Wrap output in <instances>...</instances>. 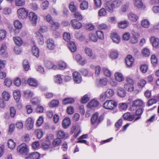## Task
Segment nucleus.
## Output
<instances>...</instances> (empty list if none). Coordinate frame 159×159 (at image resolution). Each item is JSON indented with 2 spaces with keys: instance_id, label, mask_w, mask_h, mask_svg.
<instances>
[{
  "instance_id": "f257e3e1",
  "label": "nucleus",
  "mask_w": 159,
  "mask_h": 159,
  "mask_svg": "<svg viewBox=\"0 0 159 159\" xmlns=\"http://www.w3.org/2000/svg\"><path fill=\"white\" fill-rule=\"evenodd\" d=\"M122 4L121 1L120 0H115L113 1L109 5L106 4L105 7L106 10L111 13L114 11V9H116L120 7Z\"/></svg>"
},
{
  "instance_id": "f03ea898",
  "label": "nucleus",
  "mask_w": 159,
  "mask_h": 159,
  "mask_svg": "<svg viewBox=\"0 0 159 159\" xmlns=\"http://www.w3.org/2000/svg\"><path fill=\"white\" fill-rule=\"evenodd\" d=\"M104 115L103 114L99 115V113L96 112L92 115L91 119V122L92 125L95 123L99 124L104 119Z\"/></svg>"
},
{
  "instance_id": "7ed1b4c3",
  "label": "nucleus",
  "mask_w": 159,
  "mask_h": 159,
  "mask_svg": "<svg viewBox=\"0 0 159 159\" xmlns=\"http://www.w3.org/2000/svg\"><path fill=\"white\" fill-rule=\"evenodd\" d=\"M114 94V90L111 89H108L105 92L101 94L100 99L101 101H103L107 99L111 98Z\"/></svg>"
},
{
  "instance_id": "20e7f679",
  "label": "nucleus",
  "mask_w": 159,
  "mask_h": 159,
  "mask_svg": "<svg viewBox=\"0 0 159 159\" xmlns=\"http://www.w3.org/2000/svg\"><path fill=\"white\" fill-rule=\"evenodd\" d=\"M117 106V103L113 100H108L103 105L104 108L107 110H113Z\"/></svg>"
},
{
  "instance_id": "39448f33",
  "label": "nucleus",
  "mask_w": 159,
  "mask_h": 159,
  "mask_svg": "<svg viewBox=\"0 0 159 159\" xmlns=\"http://www.w3.org/2000/svg\"><path fill=\"white\" fill-rule=\"evenodd\" d=\"M17 14L18 18L24 19L27 18L28 11V10L25 8H21L17 9Z\"/></svg>"
},
{
  "instance_id": "423d86ee",
  "label": "nucleus",
  "mask_w": 159,
  "mask_h": 159,
  "mask_svg": "<svg viewBox=\"0 0 159 159\" xmlns=\"http://www.w3.org/2000/svg\"><path fill=\"white\" fill-rule=\"evenodd\" d=\"M144 105L143 101L140 99H137L134 100L132 103V105L130 107L131 111H134L136 110L137 107H139Z\"/></svg>"
},
{
  "instance_id": "0eeeda50",
  "label": "nucleus",
  "mask_w": 159,
  "mask_h": 159,
  "mask_svg": "<svg viewBox=\"0 0 159 159\" xmlns=\"http://www.w3.org/2000/svg\"><path fill=\"white\" fill-rule=\"evenodd\" d=\"M133 1L134 7L139 10H143L146 7V4L143 3L142 0H133Z\"/></svg>"
},
{
  "instance_id": "6e6552de",
  "label": "nucleus",
  "mask_w": 159,
  "mask_h": 159,
  "mask_svg": "<svg viewBox=\"0 0 159 159\" xmlns=\"http://www.w3.org/2000/svg\"><path fill=\"white\" fill-rule=\"evenodd\" d=\"M17 151L20 154H25L29 152V149L25 143H23L17 147Z\"/></svg>"
},
{
  "instance_id": "1a4fd4ad",
  "label": "nucleus",
  "mask_w": 159,
  "mask_h": 159,
  "mask_svg": "<svg viewBox=\"0 0 159 159\" xmlns=\"http://www.w3.org/2000/svg\"><path fill=\"white\" fill-rule=\"evenodd\" d=\"M72 76L75 83L80 84L82 80V78L80 74L78 72L75 71L73 73Z\"/></svg>"
},
{
  "instance_id": "9d476101",
  "label": "nucleus",
  "mask_w": 159,
  "mask_h": 159,
  "mask_svg": "<svg viewBox=\"0 0 159 159\" xmlns=\"http://www.w3.org/2000/svg\"><path fill=\"white\" fill-rule=\"evenodd\" d=\"M28 15L29 20L31 22L33 25L34 26L36 25L38 18L37 15L34 12L31 11L29 13Z\"/></svg>"
},
{
  "instance_id": "9b49d317",
  "label": "nucleus",
  "mask_w": 159,
  "mask_h": 159,
  "mask_svg": "<svg viewBox=\"0 0 159 159\" xmlns=\"http://www.w3.org/2000/svg\"><path fill=\"white\" fill-rule=\"evenodd\" d=\"M50 24L51 25V29L53 30H54V32H53V34L55 35V33H57V36H55V37H60L61 36V34L60 33L55 31L60 26L58 22L54 21L53 20L51 23H50Z\"/></svg>"
},
{
  "instance_id": "f8f14e48",
  "label": "nucleus",
  "mask_w": 159,
  "mask_h": 159,
  "mask_svg": "<svg viewBox=\"0 0 159 159\" xmlns=\"http://www.w3.org/2000/svg\"><path fill=\"white\" fill-rule=\"evenodd\" d=\"M127 16L128 19L131 22H136L139 20V16L132 12H130L128 13Z\"/></svg>"
},
{
  "instance_id": "ddd939ff",
  "label": "nucleus",
  "mask_w": 159,
  "mask_h": 159,
  "mask_svg": "<svg viewBox=\"0 0 159 159\" xmlns=\"http://www.w3.org/2000/svg\"><path fill=\"white\" fill-rule=\"evenodd\" d=\"M47 48L50 50H53L56 47L54 40L52 39H48L46 41Z\"/></svg>"
},
{
  "instance_id": "4468645a",
  "label": "nucleus",
  "mask_w": 159,
  "mask_h": 159,
  "mask_svg": "<svg viewBox=\"0 0 159 159\" xmlns=\"http://www.w3.org/2000/svg\"><path fill=\"white\" fill-rule=\"evenodd\" d=\"M75 19H73L71 21L72 27L75 29H79L82 27V24Z\"/></svg>"
},
{
  "instance_id": "2eb2a0df",
  "label": "nucleus",
  "mask_w": 159,
  "mask_h": 159,
  "mask_svg": "<svg viewBox=\"0 0 159 159\" xmlns=\"http://www.w3.org/2000/svg\"><path fill=\"white\" fill-rule=\"evenodd\" d=\"M110 37L111 39L114 43L118 44L120 42V37L117 33H112Z\"/></svg>"
},
{
  "instance_id": "dca6fc26",
  "label": "nucleus",
  "mask_w": 159,
  "mask_h": 159,
  "mask_svg": "<svg viewBox=\"0 0 159 159\" xmlns=\"http://www.w3.org/2000/svg\"><path fill=\"white\" fill-rule=\"evenodd\" d=\"M129 25V22L125 20L119 22L117 24L118 27L121 29H125L128 27Z\"/></svg>"
},
{
  "instance_id": "f3484780",
  "label": "nucleus",
  "mask_w": 159,
  "mask_h": 159,
  "mask_svg": "<svg viewBox=\"0 0 159 159\" xmlns=\"http://www.w3.org/2000/svg\"><path fill=\"white\" fill-rule=\"evenodd\" d=\"M108 83V80L107 78H103L97 80L96 84L98 87L102 86H105L107 85Z\"/></svg>"
},
{
  "instance_id": "a211bd4d",
  "label": "nucleus",
  "mask_w": 159,
  "mask_h": 159,
  "mask_svg": "<svg viewBox=\"0 0 159 159\" xmlns=\"http://www.w3.org/2000/svg\"><path fill=\"white\" fill-rule=\"evenodd\" d=\"M99 104L98 100L93 99L90 101L87 104V107L89 109L94 108L97 107Z\"/></svg>"
},
{
  "instance_id": "6ab92c4d",
  "label": "nucleus",
  "mask_w": 159,
  "mask_h": 159,
  "mask_svg": "<svg viewBox=\"0 0 159 159\" xmlns=\"http://www.w3.org/2000/svg\"><path fill=\"white\" fill-rule=\"evenodd\" d=\"M40 157V154L37 152H31L27 155L25 159H39Z\"/></svg>"
},
{
  "instance_id": "aec40b11",
  "label": "nucleus",
  "mask_w": 159,
  "mask_h": 159,
  "mask_svg": "<svg viewBox=\"0 0 159 159\" xmlns=\"http://www.w3.org/2000/svg\"><path fill=\"white\" fill-rule=\"evenodd\" d=\"M34 122L30 117L28 118L25 121V125L28 130L32 129L34 126Z\"/></svg>"
},
{
  "instance_id": "412c9836",
  "label": "nucleus",
  "mask_w": 159,
  "mask_h": 159,
  "mask_svg": "<svg viewBox=\"0 0 159 159\" xmlns=\"http://www.w3.org/2000/svg\"><path fill=\"white\" fill-rule=\"evenodd\" d=\"M27 83L30 86L34 87H36L39 84L38 81L36 79L32 78L28 79Z\"/></svg>"
},
{
  "instance_id": "4be33fe9",
  "label": "nucleus",
  "mask_w": 159,
  "mask_h": 159,
  "mask_svg": "<svg viewBox=\"0 0 159 159\" xmlns=\"http://www.w3.org/2000/svg\"><path fill=\"white\" fill-rule=\"evenodd\" d=\"M133 37L131 39L130 42L133 44L137 43L138 41V39L139 37L140 34L137 32H134L132 33Z\"/></svg>"
},
{
  "instance_id": "5701e85b",
  "label": "nucleus",
  "mask_w": 159,
  "mask_h": 159,
  "mask_svg": "<svg viewBox=\"0 0 159 159\" xmlns=\"http://www.w3.org/2000/svg\"><path fill=\"white\" fill-rule=\"evenodd\" d=\"M35 37L38 40L39 43L41 45H43L44 43V39L43 35L39 31L35 33Z\"/></svg>"
},
{
  "instance_id": "b1692460",
  "label": "nucleus",
  "mask_w": 159,
  "mask_h": 159,
  "mask_svg": "<svg viewBox=\"0 0 159 159\" xmlns=\"http://www.w3.org/2000/svg\"><path fill=\"white\" fill-rule=\"evenodd\" d=\"M57 138L60 139H67L69 136L68 134L65 133L63 131L60 130L57 133Z\"/></svg>"
},
{
  "instance_id": "393cba45",
  "label": "nucleus",
  "mask_w": 159,
  "mask_h": 159,
  "mask_svg": "<svg viewBox=\"0 0 159 159\" xmlns=\"http://www.w3.org/2000/svg\"><path fill=\"white\" fill-rule=\"evenodd\" d=\"M134 61V59L131 55H128L125 59L126 64L129 67H130L132 66Z\"/></svg>"
},
{
  "instance_id": "a878e982",
  "label": "nucleus",
  "mask_w": 159,
  "mask_h": 159,
  "mask_svg": "<svg viewBox=\"0 0 159 159\" xmlns=\"http://www.w3.org/2000/svg\"><path fill=\"white\" fill-rule=\"evenodd\" d=\"M44 64L45 66L48 69L55 70L57 69V66L56 65L54 64L52 62L49 61H45Z\"/></svg>"
},
{
  "instance_id": "bb28decb",
  "label": "nucleus",
  "mask_w": 159,
  "mask_h": 159,
  "mask_svg": "<svg viewBox=\"0 0 159 159\" xmlns=\"http://www.w3.org/2000/svg\"><path fill=\"white\" fill-rule=\"evenodd\" d=\"M114 77L116 81L121 82L124 80V77L123 74L120 72H116L114 74Z\"/></svg>"
},
{
  "instance_id": "cd10ccee",
  "label": "nucleus",
  "mask_w": 159,
  "mask_h": 159,
  "mask_svg": "<svg viewBox=\"0 0 159 159\" xmlns=\"http://www.w3.org/2000/svg\"><path fill=\"white\" fill-rule=\"evenodd\" d=\"M150 40L153 47L157 48L158 47L159 39L158 38H156L155 37L153 36L151 37Z\"/></svg>"
},
{
  "instance_id": "c85d7f7f",
  "label": "nucleus",
  "mask_w": 159,
  "mask_h": 159,
  "mask_svg": "<svg viewBox=\"0 0 159 159\" xmlns=\"http://www.w3.org/2000/svg\"><path fill=\"white\" fill-rule=\"evenodd\" d=\"M85 53L86 55L92 59H94V56L92 49L86 47L84 49Z\"/></svg>"
},
{
  "instance_id": "c756f323",
  "label": "nucleus",
  "mask_w": 159,
  "mask_h": 159,
  "mask_svg": "<svg viewBox=\"0 0 159 159\" xmlns=\"http://www.w3.org/2000/svg\"><path fill=\"white\" fill-rule=\"evenodd\" d=\"M135 115L134 114L131 115L129 112H126L123 115V117L125 120L129 121H132L135 118Z\"/></svg>"
},
{
  "instance_id": "7c9ffc66",
  "label": "nucleus",
  "mask_w": 159,
  "mask_h": 159,
  "mask_svg": "<svg viewBox=\"0 0 159 159\" xmlns=\"http://www.w3.org/2000/svg\"><path fill=\"white\" fill-rule=\"evenodd\" d=\"M117 94L120 97L123 98L126 95V92L123 88L119 87L117 89Z\"/></svg>"
},
{
  "instance_id": "2f4dec72",
  "label": "nucleus",
  "mask_w": 159,
  "mask_h": 159,
  "mask_svg": "<svg viewBox=\"0 0 159 159\" xmlns=\"http://www.w3.org/2000/svg\"><path fill=\"white\" fill-rule=\"evenodd\" d=\"M88 38L89 41L96 43L97 42L98 39L96 34L90 33L88 35Z\"/></svg>"
},
{
  "instance_id": "473e14b6",
  "label": "nucleus",
  "mask_w": 159,
  "mask_h": 159,
  "mask_svg": "<svg viewBox=\"0 0 159 159\" xmlns=\"http://www.w3.org/2000/svg\"><path fill=\"white\" fill-rule=\"evenodd\" d=\"M68 46L71 52H74L76 50V46L74 42H69L68 44Z\"/></svg>"
},
{
  "instance_id": "72a5a7b5",
  "label": "nucleus",
  "mask_w": 159,
  "mask_h": 159,
  "mask_svg": "<svg viewBox=\"0 0 159 159\" xmlns=\"http://www.w3.org/2000/svg\"><path fill=\"white\" fill-rule=\"evenodd\" d=\"M88 135L87 134H85L79 137L78 139V141L77 142V143H83L88 145V143L87 141L84 139H86L88 138Z\"/></svg>"
},
{
  "instance_id": "f704fd0d",
  "label": "nucleus",
  "mask_w": 159,
  "mask_h": 159,
  "mask_svg": "<svg viewBox=\"0 0 159 159\" xmlns=\"http://www.w3.org/2000/svg\"><path fill=\"white\" fill-rule=\"evenodd\" d=\"M70 124V120L68 117L65 118L63 120L62 125L64 129H66Z\"/></svg>"
},
{
  "instance_id": "c9c22d12",
  "label": "nucleus",
  "mask_w": 159,
  "mask_h": 159,
  "mask_svg": "<svg viewBox=\"0 0 159 159\" xmlns=\"http://www.w3.org/2000/svg\"><path fill=\"white\" fill-rule=\"evenodd\" d=\"M13 97L16 102H19L21 97L20 91L18 89L14 90L13 92Z\"/></svg>"
},
{
  "instance_id": "e433bc0d",
  "label": "nucleus",
  "mask_w": 159,
  "mask_h": 159,
  "mask_svg": "<svg viewBox=\"0 0 159 159\" xmlns=\"http://www.w3.org/2000/svg\"><path fill=\"white\" fill-rule=\"evenodd\" d=\"M32 52L33 55L37 57H38L39 55V49L35 45H34L32 48Z\"/></svg>"
},
{
  "instance_id": "4c0bfd02",
  "label": "nucleus",
  "mask_w": 159,
  "mask_h": 159,
  "mask_svg": "<svg viewBox=\"0 0 159 159\" xmlns=\"http://www.w3.org/2000/svg\"><path fill=\"white\" fill-rule=\"evenodd\" d=\"M75 102L73 98H64L62 101L63 104L66 105L68 104H71L74 103Z\"/></svg>"
},
{
  "instance_id": "58836bf2",
  "label": "nucleus",
  "mask_w": 159,
  "mask_h": 159,
  "mask_svg": "<svg viewBox=\"0 0 159 159\" xmlns=\"http://www.w3.org/2000/svg\"><path fill=\"white\" fill-rule=\"evenodd\" d=\"M54 80L55 83L58 84H61L62 82V79L60 75H57L54 76Z\"/></svg>"
},
{
  "instance_id": "ea45409f",
  "label": "nucleus",
  "mask_w": 159,
  "mask_h": 159,
  "mask_svg": "<svg viewBox=\"0 0 159 159\" xmlns=\"http://www.w3.org/2000/svg\"><path fill=\"white\" fill-rule=\"evenodd\" d=\"M15 28L17 30H20L22 27L23 25L22 23L19 20H15L13 23Z\"/></svg>"
},
{
  "instance_id": "a19ab883",
  "label": "nucleus",
  "mask_w": 159,
  "mask_h": 159,
  "mask_svg": "<svg viewBox=\"0 0 159 159\" xmlns=\"http://www.w3.org/2000/svg\"><path fill=\"white\" fill-rule=\"evenodd\" d=\"M143 109L142 108H139L136 111V115L138 117L135 118L134 121L137 120L141 118V116L143 113Z\"/></svg>"
},
{
  "instance_id": "79ce46f5",
  "label": "nucleus",
  "mask_w": 159,
  "mask_h": 159,
  "mask_svg": "<svg viewBox=\"0 0 159 159\" xmlns=\"http://www.w3.org/2000/svg\"><path fill=\"white\" fill-rule=\"evenodd\" d=\"M57 65L59 69L61 70L66 69L67 66L66 63L62 61H59Z\"/></svg>"
},
{
  "instance_id": "37998d69",
  "label": "nucleus",
  "mask_w": 159,
  "mask_h": 159,
  "mask_svg": "<svg viewBox=\"0 0 159 159\" xmlns=\"http://www.w3.org/2000/svg\"><path fill=\"white\" fill-rule=\"evenodd\" d=\"M51 146V142L49 140L45 141L42 144V148L44 150H47Z\"/></svg>"
},
{
  "instance_id": "c03bdc74",
  "label": "nucleus",
  "mask_w": 159,
  "mask_h": 159,
  "mask_svg": "<svg viewBox=\"0 0 159 159\" xmlns=\"http://www.w3.org/2000/svg\"><path fill=\"white\" fill-rule=\"evenodd\" d=\"M13 39L15 44L16 45L20 46L22 44L23 41L20 38L18 37H14Z\"/></svg>"
},
{
  "instance_id": "a18cd8bd",
  "label": "nucleus",
  "mask_w": 159,
  "mask_h": 159,
  "mask_svg": "<svg viewBox=\"0 0 159 159\" xmlns=\"http://www.w3.org/2000/svg\"><path fill=\"white\" fill-rule=\"evenodd\" d=\"M141 26L144 28H148L150 26V22L147 19L143 20L141 22Z\"/></svg>"
},
{
  "instance_id": "49530a36",
  "label": "nucleus",
  "mask_w": 159,
  "mask_h": 159,
  "mask_svg": "<svg viewBox=\"0 0 159 159\" xmlns=\"http://www.w3.org/2000/svg\"><path fill=\"white\" fill-rule=\"evenodd\" d=\"M124 88L129 92H132L134 90V84H125Z\"/></svg>"
},
{
  "instance_id": "de8ad7c7",
  "label": "nucleus",
  "mask_w": 159,
  "mask_h": 159,
  "mask_svg": "<svg viewBox=\"0 0 159 159\" xmlns=\"http://www.w3.org/2000/svg\"><path fill=\"white\" fill-rule=\"evenodd\" d=\"M88 2L85 1H83L80 5V8L83 10H87L88 8Z\"/></svg>"
},
{
  "instance_id": "09e8293b",
  "label": "nucleus",
  "mask_w": 159,
  "mask_h": 159,
  "mask_svg": "<svg viewBox=\"0 0 159 159\" xmlns=\"http://www.w3.org/2000/svg\"><path fill=\"white\" fill-rule=\"evenodd\" d=\"M7 144L9 148L11 149H13L16 145V143L11 139H10L8 140Z\"/></svg>"
},
{
  "instance_id": "8fccbe9b",
  "label": "nucleus",
  "mask_w": 159,
  "mask_h": 159,
  "mask_svg": "<svg viewBox=\"0 0 159 159\" xmlns=\"http://www.w3.org/2000/svg\"><path fill=\"white\" fill-rule=\"evenodd\" d=\"M103 71L104 75L107 77H110L111 75V71L108 69L104 67L103 68Z\"/></svg>"
},
{
  "instance_id": "3c124183",
  "label": "nucleus",
  "mask_w": 159,
  "mask_h": 159,
  "mask_svg": "<svg viewBox=\"0 0 159 159\" xmlns=\"http://www.w3.org/2000/svg\"><path fill=\"white\" fill-rule=\"evenodd\" d=\"M147 83L146 81L144 79L139 80L138 83V86L140 88H143Z\"/></svg>"
},
{
  "instance_id": "603ef678",
  "label": "nucleus",
  "mask_w": 159,
  "mask_h": 159,
  "mask_svg": "<svg viewBox=\"0 0 159 159\" xmlns=\"http://www.w3.org/2000/svg\"><path fill=\"white\" fill-rule=\"evenodd\" d=\"M128 106L126 103L121 102L119 104V108L120 111L125 110L127 109Z\"/></svg>"
},
{
  "instance_id": "864d4df0",
  "label": "nucleus",
  "mask_w": 159,
  "mask_h": 159,
  "mask_svg": "<svg viewBox=\"0 0 159 159\" xmlns=\"http://www.w3.org/2000/svg\"><path fill=\"white\" fill-rule=\"evenodd\" d=\"M107 14V11L104 8H102L98 11V15L100 17L105 16Z\"/></svg>"
},
{
  "instance_id": "5fc2aeb1",
  "label": "nucleus",
  "mask_w": 159,
  "mask_h": 159,
  "mask_svg": "<svg viewBox=\"0 0 159 159\" xmlns=\"http://www.w3.org/2000/svg\"><path fill=\"white\" fill-rule=\"evenodd\" d=\"M23 66L24 69L25 71H27L29 70L30 66L29 65V62L27 60H25L23 61Z\"/></svg>"
},
{
  "instance_id": "6e6d98bb",
  "label": "nucleus",
  "mask_w": 159,
  "mask_h": 159,
  "mask_svg": "<svg viewBox=\"0 0 159 159\" xmlns=\"http://www.w3.org/2000/svg\"><path fill=\"white\" fill-rule=\"evenodd\" d=\"M74 17L77 20H81L83 19V16L81 13L79 11H76L74 13Z\"/></svg>"
},
{
  "instance_id": "4d7b16f0",
  "label": "nucleus",
  "mask_w": 159,
  "mask_h": 159,
  "mask_svg": "<svg viewBox=\"0 0 159 159\" xmlns=\"http://www.w3.org/2000/svg\"><path fill=\"white\" fill-rule=\"evenodd\" d=\"M96 34L98 37V39L101 40H103L104 39V35L103 32L101 30H98L96 32Z\"/></svg>"
},
{
  "instance_id": "13d9d810",
  "label": "nucleus",
  "mask_w": 159,
  "mask_h": 159,
  "mask_svg": "<svg viewBox=\"0 0 159 159\" xmlns=\"http://www.w3.org/2000/svg\"><path fill=\"white\" fill-rule=\"evenodd\" d=\"M3 98L6 101H8L10 98V96L9 93L7 92L4 91L2 94Z\"/></svg>"
},
{
  "instance_id": "bf43d9fd",
  "label": "nucleus",
  "mask_w": 159,
  "mask_h": 159,
  "mask_svg": "<svg viewBox=\"0 0 159 159\" xmlns=\"http://www.w3.org/2000/svg\"><path fill=\"white\" fill-rule=\"evenodd\" d=\"M49 5V2L46 0L42 3L40 6V7L43 10L47 9Z\"/></svg>"
},
{
  "instance_id": "052dcab7",
  "label": "nucleus",
  "mask_w": 159,
  "mask_h": 159,
  "mask_svg": "<svg viewBox=\"0 0 159 159\" xmlns=\"http://www.w3.org/2000/svg\"><path fill=\"white\" fill-rule=\"evenodd\" d=\"M64 39L66 42H68L71 39L70 34L69 33L65 32L63 35Z\"/></svg>"
},
{
  "instance_id": "680f3d73",
  "label": "nucleus",
  "mask_w": 159,
  "mask_h": 159,
  "mask_svg": "<svg viewBox=\"0 0 159 159\" xmlns=\"http://www.w3.org/2000/svg\"><path fill=\"white\" fill-rule=\"evenodd\" d=\"M7 48V47L6 43H2L0 48V55H2L5 53H6Z\"/></svg>"
},
{
  "instance_id": "e2e57ef3",
  "label": "nucleus",
  "mask_w": 159,
  "mask_h": 159,
  "mask_svg": "<svg viewBox=\"0 0 159 159\" xmlns=\"http://www.w3.org/2000/svg\"><path fill=\"white\" fill-rule=\"evenodd\" d=\"M33 94V93L29 90H26L24 92V96L26 98H31Z\"/></svg>"
},
{
  "instance_id": "0e129e2a",
  "label": "nucleus",
  "mask_w": 159,
  "mask_h": 159,
  "mask_svg": "<svg viewBox=\"0 0 159 159\" xmlns=\"http://www.w3.org/2000/svg\"><path fill=\"white\" fill-rule=\"evenodd\" d=\"M35 133L39 139H40L43 136V134L41 129H39L36 130Z\"/></svg>"
},
{
  "instance_id": "69168bd1",
  "label": "nucleus",
  "mask_w": 159,
  "mask_h": 159,
  "mask_svg": "<svg viewBox=\"0 0 159 159\" xmlns=\"http://www.w3.org/2000/svg\"><path fill=\"white\" fill-rule=\"evenodd\" d=\"M142 54L144 57H148L150 55L149 50L147 48H144L142 51Z\"/></svg>"
},
{
  "instance_id": "338daca9",
  "label": "nucleus",
  "mask_w": 159,
  "mask_h": 159,
  "mask_svg": "<svg viewBox=\"0 0 159 159\" xmlns=\"http://www.w3.org/2000/svg\"><path fill=\"white\" fill-rule=\"evenodd\" d=\"M109 56L111 59H116L118 57V54L117 52L111 51L110 52Z\"/></svg>"
},
{
  "instance_id": "774afa93",
  "label": "nucleus",
  "mask_w": 159,
  "mask_h": 159,
  "mask_svg": "<svg viewBox=\"0 0 159 159\" xmlns=\"http://www.w3.org/2000/svg\"><path fill=\"white\" fill-rule=\"evenodd\" d=\"M59 104V101L56 100H52L49 103V106L50 107H53L57 106Z\"/></svg>"
}]
</instances>
